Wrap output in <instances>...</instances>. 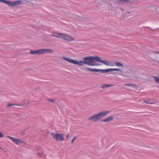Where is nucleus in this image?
<instances>
[{"label":"nucleus","instance_id":"f257e3e1","mask_svg":"<svg viewBox=\"0 0 159 159\" xmlns=\"http://www.w3.org/2000/svg\"><path fill=\"white\" fill-rule=\"evenodd\" d=\"M83 60L84 61H78L73 60H70V63L81 66H83L85 64L89 66H97L98 65L96 62L99 61L107 66H114V62H110L107 61L101 60L100 57H86L83 58Z\"/></svg>","mask_w":159,"mask_h":159},{"label":"nucleus","instance_id":"f03ea898","mask_svg":"<svg viewBox=\"0 0 159 159\" xmlns=\"http://www.w3.org/2000/svg\"><path fill=\"white\" fill-rule=\"evenodd\" d=\"M110 112L109 111H103L98 112L96 115H94L89 118V120L92 121L96 122L103 117L105 116Z\"/></svg>","mask_w":159,"mask_h":159},{"label":"nucleus","instance_id":"7ed1b4c3","mask_svg":"<svg viewBox=\"0 0 159 159\" xmlns=\"http://www.w3.org/2000/svg\"><path fill=\"white\" fill-rule=\"evenodd\" d=\"M85 69L92 71L98 72L101 71V72L105 73L111 71H118L121 72H122V70L120 68H109L105 70H99L96 69H90L88 67L85 68Z\"/></svg>","mask_w":159,"mask_h":159},{"label":"nucleus","instance_id":"20e7f679","mask_svg":"<svg viewBox=\"0 0 159 159\" xmlns=\"http://www.w3.org/2000/svg\"><path fill=\"white\" fill-rule=\"evenodd\" d=\"M52 36L58 39H62L65 40L69 41L70 36L61 33L53 32L52 33Z\"/></svg>","mask_w":159,"mask_h":159},{"label":"nucleus","instance_id":"39448f33","mask_svg":"<svg viewBox=\"0 0 159 159\" xmlns=\"http://www.w3.org/2000/svg\"><path fill=\"white\" fill-rule=\"evenodd\" d=\"M23 1L18 0L14 2H10L5 0H0V2H2L10 6H16L19 4H22L24 3Z\"/></svg>","mask_w":159,"mask_h":159},{"label":"nucleus","instance_id":"423d86ee","mask_svg":"<svg viewBox=\"0 0 159 159\" xmlns=\"http://www.w3.org/2000/svg\"><path fill=\"white\" fill-rule=\"evenodd\" d=\"M51 134L57 140L61 141L64 140L63 135L62 134H54L53 133H52Z\"/></svg>","mask_w":159,"mask_h":159},{"label":"nucleus","instance_id":"0eeeda50","mask_svg":"<svg viewBox=\"0 0 159 159\" xmlns=\"http://www.w3.org/2000/svg\"><path fill=\"white\" fill-rule=\"evenodd\" d=\"M7 137L11 139L13 142L16 144L22 142V141L20 139H18L9 136H7Z\"/></svg>","mask_w":159,"mask_h":159},{"label":"nucleus","instance_id":"6e6552de","mask_svg":"<svg viewBox=\"0 0 159 159\" xmlns=\"http://www.w3.org/2000/svg\"><path fill=\"white\" fill-rule=\"evenodd\" d=\"M41 55H43L45 53H51L53 52V50L50 49H41Z\"/></svg>","mask_w":159,"mask_h":159},{"label":"nucleus","instance_id":"1a4fd4ad","mask_svg":"<svg viewBox=\"0 0 159 159\" xmlns=\"http://www.w3.org/2000/svg\"><path fill=\"white\" fill-rule=\"evenodd\" d=\"M114 117L112 116H109L106 118L101 120V121L107 123L113 120Z\"/></svg>","mask_w":159,"mask_h":159},{"label":"nucleus","instance_id":"9d476101","mask_svg":"<svg viewBox=\"0 0 159 159\" xmlns=\"http://www.w3.org/2000/svg\"><path fill=\"white\" fill-rule=\"evenodd\" d=\"M30 53L32 54L41 55V49L35 51H31L30 52Z\"/></svg>","mask_w":159,"mask_h":159},{"label":"nucleus","instance_id":"9b49d317","mask_svg":"<svg viewBox=\"0 0 159 159\" xmlns=\"http://www.w3.org/2000/svg\"><path fill=\"white\" fill-rule=\"evenodd\" d=\"M114 63V66H116L117 67H123V65L121 63L119 62H115Z\"/></svg>","mask_w":159,"mask_h":159},{"label":"nucleus","instance_id":"f8f14e48","mask_svg":"<svg viewBox=\"0 0 159 159\" xmlns=\"http://www.w3.org/2000/svg\"><path fill=\"white\" fill-rule=\"evenodd\" d=\"M113 86H114V85H109V84H104L102 85L101 86V88H102V89H104V88H107V87Z\"/></svg>","mask_w":159,"mask_h":159},{"label":"nucleus","instance_id":"ddd939ff","mask_svg":"<svg viewBox=\"0 0 159 159\" xmlns=\"http://www.w3.org/2000/svg\"><path fill=\"white\" fill-rule=\"evenodd\" d=\"M17 105H16V104H14V103H8V104L7 107H10L12 106H17Z\"/></svg>","mask_w":159,"mask_h":159},{"label":"nucleus","instance_id":"4468645a","mask_svg":"<svg viewBox=\"0 0 159 159\" xmlns=\"http://www.w3.org/2000/svg\"><path fill=\"white\" fill-rule=\"evenodd\" d=\"M154 78L155 80L158 83H159V77H157L156 76H154Z\"/></svg>","mask_w":159,"mask_h":159},{"label":"nucleus","instance_id":"2eb2a0df","mask_svg":"<svg viewBox=\"0 0 159 159\" xmlns=\"http://www.w3.org/2000/svg\"><path fill=\"white\" fill-rule=\"evenodd\" d=\"M63 59H64V60L67 61L69 62H70V58H66L65 57H63Z\"/></svg>","mask_w":159,"mask_h":159},{"label":"nucleus","instance_id":"dca6fc26","mask_svg":"<svg viewBox=\"0 0 159 159\" xmlns=\"http://www.w3.org/2000/svg\"><path fill=\"white\" fill-rule=\"evenodd\" d=\"M47 100L52 103H54L55 102L54 100L53 99H48Z\"/></svg>","mask_w":159,"mask_h":159},{"label":"nucleus","instance_id":"f3484780","mask_svg":"<svg viewBox=\"0 0 159 159\" xmlns=\"http://www.w3.org/2000/svg\"><path fill=\"white\" fill-rule=\"evenodd\" d=\"M76 139H77V137H74L71 141V143H74V141Z\"/></svg>","mask_w":159,"mask_h":159},{"label":"nucleus","instance_id":"a211bd4d","mask_svg":"<svg viewBox=\"0 0 159 159\" xmlns=\"http://www.w3.org/2000/svg\"><path fill=\"white\" fill-rule=\"evenodd\" d=\"M3 134L0 132V138L3 137Z\"/></svg>","mask_w":159,"mask_h":159},{"label":"nucleus","instance_id":"6ab92c4d","mask_svg":"<svg viewBox=\"0 0 159 159\" xmlns=\"http://www.w3.org/2000/svg\"><path fill=\"white\" fill-rule=\"evenodd\" d=\"M144 102H145L149 104H153L154 103L153 102H148L147 101H145Z\"/></svg>","mask_w":159,"mask_h":159},{"label":"nucleus","instance_id":"aec40b11","mask_svg":"<svg viewBox=\"0 0 159 159\" xmlns=\"http://www.w3.org/2000/svg\"><path fill=\"white\" fill-rule=\"evenodd\" d=\"M133 85L132 84H125L124 85L127 86H130L131 85Z\"/></svg>","mask_w":159,"mask_h":159},{"label":"nucleus","instance_id":"412c9836","mask_svg":"<svg viewBox=\"0 0 159 159\" xmlns=\"http://www.w3.org/2000/svg\"><path fill=\"white\" fill-rule=\"evenodd\" d=\"M74 40V39L73 38L70 37V41H73Z\"/></svg>","mask_w":159,"mask_h":159},{"label":"nucleus","instance_id":"4be33fe9","mask_svg":"<svg viewBox=\"0 0 159 159\" xmlns=\"http://www.w3.org/2000/svg\"><path fill=\"white\" fill-rule=\"evenodd\" d=\"M152 53L159 54V52H153Z\"/></svg>","mask_w":159,"mask_h":159},{"label":"nucleus","instance_id":"5701e85b","mask_svg":"<svg viewBox=\"0 0 159 159\" xmlns=\"http://www.w3.org/2000/svg\"><path fill=\"white\" fill-rule=\"evenodd\" d=\"M69 136V134H67V138H68Z\"/></svg>","mask_w":159,"mask_h":159},{"label":"nucleus","instance_id":"b1692460","mask_svg":"<svg viewBox=\"0 0 159 159\" xmlns=\"http://www.w3.org/2000/svg\"><path fill=\"white\" fill-rule=\"evenodd\" d=\"M38 154H39V155H40V153H38Z\"/></svg>","mask_w":159,"mask_h":159},{"label":"nucleus","instance_id":"393cba45","mask_svg":"<svg viewBox=\"0 0 159 159\" xmlns=\"http://www.w3.org/2000/svg\"><path fill=\"white\" fill-rule=\"evenodd\" d=\"M19 106H22V105H19Z\"/></svg>","mask_w":159,"mask_h":159}]
</instances>
